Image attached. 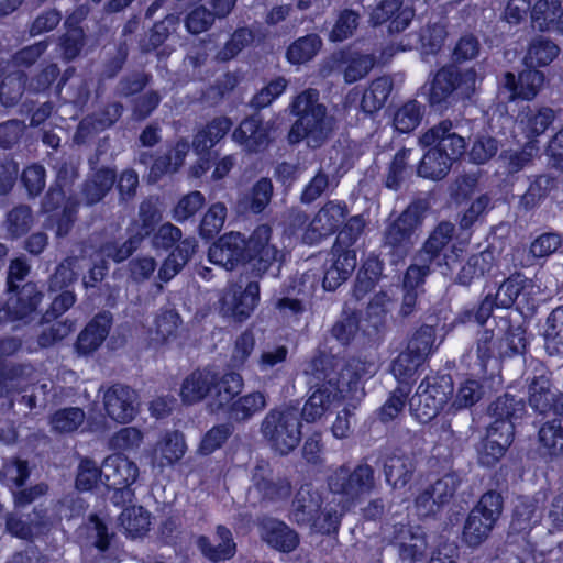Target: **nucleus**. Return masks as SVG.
Returning a JSON list of instances; mask_svg holds the SVG:
<instances>
[{"label": "nucleus", "instance_id": "obj_1", "mask_svg": "<svg viewBox=\"0 0 563 563\" xmlns=\"http://www.w3.org/2000/svg\"><path fill=\"white\" fill-rule=\"evenodd\" d=\"M368 366H371L369 363L357 356L343 360H334L325 355L313 357L311 369L321 384L306 400L300 413L301 418L307 422H314L331 407H335L347 398H355L358 393L364 395Z\"/></svg>", "mask_w": 563, "mask_h": 563}, {"label": "nucleus", "instance_id": "obj_2", "mask_svg": "<svg viewBox=\"0 0 563 563\" xmlns=\"http://www.w3.org/2000/svg\"><path fill=\"white\" fill-rule=\"evenodd\" d=\"M272 236L273 229L268 224H258L249 238L240 232H227L210 245L208 260L230 272L243 268L253 278L261 279L279 256Z\"/></svg>", "mask_w": 563, "mask_h": 563}, {"label": "nucleus", "instance_id": "obj_3", "mask_svg": "<svg viewBox=\"0 0 563 563\" xmlns=\"http://www.w3.org/2000/svg\"><path fill=\"white\" fill-rule=\"evenodd\" d=\"M527 411L526 401L505 393L488 406L493 418L478 450V462L485 467H494L505 456L515 439L516 421Z\"/></svg>", "mask_w": 563, "mask_h": 563}, {"label": "nucleus", "instance_id": "obj_4", "mask_svg": "<svg viewBox=\"0 0 563 563\" xmlns=\"http://www.w3.org/2000/svg\"><path fill=\"white\" fill-rule=\"evenodd\" d=\"M453 123L445 119L430 128L421 136V142L429 147L419 162L417 173L431 180L443 179L466 152V141L453 131Z\"/></svg>", "mask_w": 563, "mask_h": 563}, {"label": "nucleus", "instance_id": "obj_5", "mask_svg": "<svg viewBox=\"0 0 563 563\" xmlns=\"http://www.w3.org/2000/svg\"><path fill=\"white\" fill-rule=\"evenodd\" d=\"M31 272L27 260L23 256L11 260L8 267L5 291L8 300L0 306V327L9 322L24 320L33 314L41 305L44 292L35 282H27L19 286Z\"/></svg>", "mask_w": 563, "mask_h": 563}, {"label": "nucleus", "instance_id": "obj_6", "mask_svg": "<svg viewBox=\"0 0 563 563\" xmlns=\"http://www.w3.org/2000/svg\"><path fill=\"white\" fill-rule=\"evenodd\" d=\"M291 113L297 118L289 129L287 139L290 144H299L305 139L322 144L331 132L327 107L320 102V92L307 88L297 95L290 103Z\"/></svg>", "mask_w": 563, "mask_h": 563}, {"label": "nucleus", "instance_id": "obj_7", "mask_svg": "<svg viewBox=\"0 0 563 563\" xmlns=\"http://www.w3.org/2000/svg\"><path fill=\"white\" fill-rule=\"evenodd\" d=\"M156 251L168 252L158 269V278L167 283L189 262L198 247L194 238L183 239L181 230L170 222L163 223L150 236Z\"/></svg>", "mask_w": 563, "mask_h": 563}, {"label": "nucleus", "instance_id": "obj_8", "mask_svg": "<svg viewBox=\"0 0 563 563\" xmlns=\"http://www.w3.org/2000/svg\"><path fill=\"white\" fill-rule=\"evenodd\" d=\"M454 393V382L450 374L437 372L427 376L409 400L411 416L420 423L432 421L445 407Z\"/></svg>", "mask_w": 563, "mask_h": 563}, {"label": "nucleus", "instance_id": "obj_9", "mask_svg": "<svg viewBox=\"0 0 563 563\" xmlns=\"http://www.w3.org/2000/svg\"><path fill=\"white\" fill-rule=\"evenodd\" d=\"M71 185L68 168L62 166L41 203L42 212L55 225L58 236H65L70 232L77 217L78 202L66 195V189H70Z\"/></svg>", "mask_w": 563, "mask_h": 563}, {"label": "nucleus", "instance_id": "obj_10", "mask_svg": "<svg viewBox=\"0 0 563 563\" xmlns=\"http://www.w3.org/2000/svg\"><path fill=\"white\" fill-rule=\"evenodd\" d=\"M261 432L271 448L280 455L294 451L301 441L299 413L292 408H273L264 417Z\"/></svg>", "mask_w": 563, "mask_h": 563}, {"label": "nucleus", "instance_id": "obj_11", "mask_svg": "<svg viewBox=\"0 0 563 563\" xmlns=\"http://www.w3.org/2000/svg\"><path fill=\"white\" fill-rule=\"evenodd\" d=\"M422 223V216L417 207H407L396 219L385 227L382 246L391 257L393 263L405 260L413 246V235Z\"/></svg>", "mask_w": 563, "mask_h": 563}, {"label": "nucleus", "instance_id": "obj_12", "mask_svg": "<svg viewBox=\"0 0 563 563\" xmlns=\"http://www.w3.org/2000/svg\"><path fill=\"white\" fill-rule=\"evenodd\" d=\"M504 506V498L496 490L483 494L468 514L463 527V540L470 547L479 545L496 525Z\"/></svg>", "mask_w": 563, "mask_h": 563}, {"label": "nucleus", "instance_id": "obj_13", "mask_svg": "<svg viewBox=\"0 0 563 563\" xmlns=\"http://www.w3.org/2000/svg\"><path fill=\"white\" fill-rule=\"evenodd\" d=\"M233 122L229 117L213 118L203 128L198 130L192 137V150L198 156L194 173L196 176L206 174L218 158V151L212 148L223 140L231 131Z\"/></svg>", "mask_w": 563, "mask_h": 563}, {"label": "nucleus", "instance_id": "obj_14", "mask_svg": "<svg viewBox=\"0 0 563 563\" xmlns=\"http://www.w3.org/2000/svg\"><path fill=\"white\" fill-rule=\"evenodd\" d=\"M233 122L229 117L213 118L203 128L198 130L192 137V150L198 156L194 173L196 176L206 174L218 158V151L212 148L223 140L231 131Z\"/></svg>", "mask_w": 563, "mask_h": 563}, {"label": "nucleus", "instance_id": "obj_15", "mask_svg": "<svg viewBox=\"0 0 563 563\" xmlns=\"http://www.w3.org/2000/svg\"><path fill=\"white\" fill-rule=\"evenodd\" d=\"M233 122L229 117L213 118L203 128L198 130L192 137V150L198 156L194 173L196 176L206 174L218 158V151L212 148L223 140L231 131Z\"/></svg>", "mask_w": 563, "mask_h": 563}, {"label": "nucleus", "instance_id": "obj_16", "mask_svg": "<svg viewBox=\"0 0 563 563\" xmlns=\"http://www.w3.org/2000/svg\"><path fill=\"white\" fill-rule=\"evenodd\" d=\"M374 484V468L367 463H361L353 470L341 465L328 476L330 492L352 503L369 494Z\"/></svg>", "mask_w": 563, "mask_h": 563}, {"label": "nucleus", "instance_id": "obj_17", "mask_svg": "<svg viewBox=\"0 0 563 563\" xmlns=\"http://www.w3.org/2000/svg\"><path fill=\"white\" fill-rule=\"evenodd\" d=\"M474 70L462 71L455 65L439 68L428 88L427 101L431 109L444 112L455 100L454 92L462 85L474 81Z\"/></svg>", "mask_w": 563, "mask_h": 563}, {"label": "nucleus", "instance_id": "obj_18", "mask_svg": "<svg viewBox=\"0 0 563 563\" xmlns=\"http://www.w3.org/2000/svg\"><path fill=\"white\" fill-rule=\"evenodd\" d=\"M76 302V295L73 290H57V295L53 298L49 307L41 317V323H52L48 328L43 329L37 338V342L42 347H49L55 343L64 340L75 330V321L65 319L56 321L66 311H68Z\"/></svg>", "mask_w": 563, "mask_h": 563}, {"label": "nucleus", "instance_id": "obj_19", "mask_svg": "<svg viewBox=\"0 0 563 563\" xmlns=\"http://www.w3.org/2000/svg\"><path fill=\"white\" fill-rule=\"evenodd\" d=\"M394 84L389 76H380L373 79L366 89L352 88L344 98V107L358 108L366 117L377 113L388 100Z\"/></svg>", "mask_w": 563, "mask_h": 563}, {"label": "nucleus", "instance_id": "obj_20", "mask_svg": "<svg viewBox=\"0 0 563 563\" xmlns=\"http://www.w3.org/2000/svg\"><path fill=\"white\" fill-rule=\"evenodd\" d=\"M104 472H107L106 481L103 484L108 488H113V499L117 500L120 495L121 498L124 495L131 497L133 493L130 490V486L133 485L139 477V467L135 462L130 461L128 457L121 454L110 455L104 459ZM118 504V501H114Z\"/></svg>", "mask_w": 563, "mask_h": 563}, {"label": "nucleus", "instance_id": "obj_21", "mask_svg": "<svg viewBox=\"0 0 563 563\" xmlns=\"http://www.w3.org/2000/svg\"><path fill=\"white\" fill-rule=\"evenodd\" d=\"M455 227L449 221H441L429 234L424 241L419 256L422 261L438 267L450 266L449 260L452 255L453 246H451Z\"/></svg>", "mask_w": 563, "mask_h": 563}, {"label": "nucleus", "instance_id": "obj_22", "mask_svg": "<svg viewBox=\"0 0 563 563\" xmlns=\"http://www.w3.org/2000/svg\"><path fill=\"white\" fill-rule=\"evenodd\" d=\"M261 539L272 549L290 553L300 543L299 534L280 519L264 516L256 522Z\"/></svg>", "mask_w": 563, "mask_h": 563}, {"label": "nucleus", "instance_id": "obj_23", "mask_svg": "<svg viewBox=\"0 0 563 563\" xmlns=\"http://www.w3.org/2000/svg\"><path fill=\"white\" fill-rule=\"evenodd\" d=\"M323 264L322 287L327 291L336 290L346 282L356 267V251H340L331 247Z\"/></svg>", "mask_w": 563, "mask_h": 563}, {"label": "nucleus", "instance_id": "obj_24", "mask_svg": "<svg viewBox=\"0 0 563 563\" xmlns=\"http://www.w3.org/2000/svg\"><path fill=\"white\" fill-rule=\"evenodd\" d=\"M552 383L545 375L534 376L528 386V401L533 411L553 415L563 418V391H552Z\"/></svg>", "mask_w": 563, "mask_h": 563}, {"label": "nucleus", "instance_id": "obj_25", "mask_svg": "<svg viewBox=\"0 0 563 563\" xmlns=\"http://www.w3.org/2000/svg\"><path fill=\"white\" fill-rule=\"evenodd\" d=\"M232 139L247 153H262L271 143L269 128L260 115L253 114L240 122L232 133Z\"/></svg>", "mask_w": 563, "mask_h": 563}, {"label": "nucleus", "instance_id": "obj_26", "mask_svg": "<svg viewBox=\"0 0 563 563\" xmlns=\"http://www.w3.org/2000/svg\"><path fill=\"white\" fill-rule=\"evenodd\" d=\"M133 390L125 385L114 384L103 395L106 415L113 421L125 424L136 416Z\"/></svg>", "mask_w": 563, "mask_h": 563}, {"label": "nucleus", "instance_id": "obj_27", "mask_svg": "<svg viewBox=\"0 0 563 563\" xmlns=\"http://www.w3.org/2000/svg\"><path fill=\"white\" fill-rule=\"evenodd\" d=\"M113 318L111 312H98L79 332L75 342L78 354L89 355L97 351L106 341L111 330Z\"/></svg>", "mask_w": 563, "mask_h": 563}, {"label": "nucleus", "instance_id": "obj_28", "mask_svg": "<svg viewBox=\"0 0 563 563\" xmlns=\"http://www.w3.org/2000/svg\"><path fill=\"white\" fill-rule=\"evenodd\" d=\"M413 11L402 0H382L372 11L371 21L378 26L387 24L390 33H400L411 23Z\"/></svg>", "mask_w": 563, "mask_h": 563}, {"label": "nucleus", "instance_id": "obj_29", "mask_svg": "<svg viewBox=\"0 0 563 563\" xmlns=\"http://www.w3.org/2000/svg\"><path fill=\"white\" fill-rule=\"evenodd\" d=\"M537 451L545 463L563 460V418H553L541 424Z\"/></svg>", "mask_w": 563, "mask_h": 563}, {"label": "nucleus", "instance_id": "obj_30", "mask_svg": "<svg viewBox=\"0 0 563 563\" xmlns=\"http://www.w3.org/2000/svg\"><path fill=\"white\" fill-rule=\"evenodd\" d=\"M545 76L543 71L526 66L517 76L514 73L505 74V87L510 92V99L532 100L543 86Z\"/></svg>", "mask_w": 563, "mask_h": 563}, {"label": "nucleus", "instance_id": "obj_31", "mask_svg": "<svg viewBox=\"0 0 563 563\" xmlns=\"http://www.w3.org/2000/svg\"><path fill=\"white\" fill-rule=\"evenodd\" d=\"M390 543L398 548L401 561L410 563L422 560L427 545L424 536L413 531V528L407 523L394 525Z\"/></svg>", "mask_w": 563, "mask_h": 563}, {"label": "nucleus", "instance_id": "obj_32", "mask_svg": "<svg viewBox=\"0 0 563 563\" xmlns=\"http://www.w3.org/2000/svg\"><path fill=\"white\" fill-rule=\"evenodd\" d=\"M322 499L317 493L300 489L292 500V520L299 526L321 529Z\"/></svg>", "mask_w": 563, "mask_h": 563}, {"label": "nucleus", "instance_id": "obj_33", "mask_svg": "<svg viewBox=\"0 0 563 563\" xmlns=\"http://www.w3.org/2000/svg\"><path fill=\"white\" fill-rule=\"evenodd\" d=\"M349 214L344 201H328L310 222V229L323 239L338 233Z\"/></svg>", "mask_w": 563, "mask_h": 563}, {"label": "nucleus", "instance_id": "obj_34", "mask_svg": "<svg viewBox=\"0 0 563 563\" xmlns=\"http://www.w3.org/2000/svg\"><path fill=\"white\" fill-rule=\"evenodd\" d=\"M216 536L220 540L217 545L212 544L209 537L199 536L196 542L199 551L212 563L231 560L236 553V543L231 530L224 525H218Z\"/></svg>", "mask_w": 563, "mask_h": 563}, {"label": "nucleus", "instance_id": "obj_35", "mask_svg": "<svg viewBox=\"0 0 563 563\" xmlns=\"http://www.w3.org/2000/svg\"><path fill=\"white\" fill-rule=\"evenodd\" d=\"M498 269L497 258L493 250L486 249L471 255L456 275L455 283L470 286L475 279L493 276Z\"/></svg>", "mask_w": 563, "mask_h": 563}, {"label": "nucleus", "instance_id": "obj_36", "mask_svg": "<svg viewBox=\"0 0 563 563\" xmlns=\"http://www.w3.org/2000/svg\"><path fill=\"white\" fill-rule=\"evenodd\" d=\"M260 301V283L258 279L250 280L245 288L238 286L233 289L230 306L225 309V313L235 322L246 321Z\"/></svg>", "mask_w": 563, "mask_h": 563}, {"label": "nucleus", "instance_id": "obj_37", "mask_svg": "<svg viewBox=\"0 0 563 563\" xmlns=\"http://www.w3.org/2000/svg\"><path fill=\"white\" fill-rule=\"evenodd\" d=\"M162 220L163 211L158 197H146L141 201L137 218L130 223L128 232H133L144 241L158 229Z\"/></svg>", "mask_w": 563, "mask_h": 563}, {"label": "nucleus", "instance_id": "obj_38", "mask_svg": "<svg viewBox=\"0 0 563 563\" xmlns=\"http://www.w3.org/2000/svg\"><path fill=\"white\" fill-rule=\"evenodd\" d=\"M272 471L257 465L252 475L255 490L264 501H279L287 499L291 494V484L286 477H278L274 481L269 477Z\"/></svg>", "mask_w": 563, "mask_h": 563}, {"label": "nucleus", "instance_id": "obj_39", "mask_svg": "<svg viewBox=\"0 0 563 563\" xmlns=\"http://www.w3.org/2000/svg\"><path fill=\"white\" fill-rule=\"evenodd\" d=\"M214 371L205 367L192 371L181 383L180 398L186 405H194L203 400L212 393Z\"/></svg>", "mask_w": 563, "mask_h": 563}, {"label": "nucleus", "instance_id": "obj_40", "mask_svg": "<svg viewBox=\"0 0 563 563\" xmlns=\"http://www.w3.org/2000/svg\"><path fill=\"white\" fill-rule=\"evenodd\" d=\"M533 288L532 280L520 272H515L505 278L494 292L501 309H510L522 297L526 299Z\"/></svg>", "mask_w": 563, "mask_h": 563}, {"label": "nucleus", "instance_id": "obj_41", "mask_svg": "<svg viewBox=\"0 0 563 563\" xmlns=\"http://www.w3.org/2000/svg\"><path fill=\"white\" fill-rule=\"evenodd\" d=\"M501 323L499 331L503 335L498 340L499 355H525L528 347L526 327L520 322L514 323L509 318H503Z\"/></svg>", "mask_w": 563, "mask_h": 563}, {"label": "nucleus", "instance_id": "obj_42", "mask_svg": "<svg viewBox=\"0 0 563 563\" xmlns=\"http://www.w3.org/2000/svg\"><path fill=\"white\" fill-rule=\"evenodd\" d=\"M117 180L115 169L102 166L87 178L81 188L82 198L88 206L103 200Z\"/></svg>", "mask_w": 563, "mask_h": 563}, {"label": "nucleus", "instance_id": "obj_43", "mask_svg": "<svg viewBox=\"0 0 563 563\" xmlns=\"http://www.w3.org/2000/svg\"><path fill=\"white\" fill-rule=\"evenodd\" d=\"M266 406V395L262 391H252L235 397L229 405L221 409L227 418L233 422H245Z\"/></svg>", "mask_w": 563, "mask_h": 563}, {"label": "nucleus", "instance_id": "obj_44", "mask_svg": "<svg viewBox=\"0 0 563 563\" xmlns=\"http://www.w3.org/2000/svg\"><path fill=\"white\" fill-rule=\"evenodd\" d=\"M563 10L561 0H538L531 10V22L539 31H556L561 26Z\"/></svg>", "mask_w": 563, "mask_h": 563}, {"label": "nucleus", "instance_id": "obj_45", "mask_svg": "<svg viewBox=\"0 0 563 563\" xmlns=\"http://www.w3.org/2000/svg\"><path fill=\"white\" fill-rule=\"evenodd\" d=\"M384 269V263L378 256L369 255L358 269L353 286V296L361 300L374 290Z\"/></svg>", "mask_w": 563, "mask_h": 563}, {"label": "nucleus", "instance_id": "obj_46", "mask_svg": "<svg viewBox=\"0 0 563 563\" xmlns=\"http://www.w3.org/2000/svg\"><path fill=\"white\" fill-rule=\"evenodd\" d=\"M415 466L406 455L393 454L384 462V474L388 485L394 489L405 488L412 479Z\"/></svg>", "mask_w": 563, "mask_h": 563}, {"label": "nucleus", "instance_id": "obj_47", "mask_svg": "<svg viewBox=\"0 0 563 563\" xmlns=\"http://www.w3.org/2000/svg\"><path fill=\"white\" fill-rule=\"evenodd\" d=\"M243 378L239 373L227 372L219 376L214 372V384L212 385V397L218 410L224 409L243 388Z\"/></svg>", "mask_w": 563, "mask_h": 563}, {"label": "nucleus", "instance_id": "obj_48", "mask_svg": "<svg viewBox=\"0 0 563 563\" xmlns=\"http://www.w3.org/2000/svg\"><path fill=\"white\" fill-rule=\"evenodd\" d=\"M554 119L555 112L549 107H540L538 109L528 107L522 112L521 124L529 142L537 141L552 125Z\"/></svg>", "mask_w": 563, "mask_h": 563}, {"label": "nucleus", "instance_id": "obj_49", "mask_svg": "<svg viewBox=\"0 0 563 563\" xmlns=\"http://www.w3.org/2000/svg\"><path fill=\"white\" fill-rule=\"evenodd\" d=\"M423 364L422 358L407 349L400 352L390 365V371L398 383L397 386L411 389L417 380L418 371Z\"/></svg>", "mask_w": 563, "mask_h": 563}, {"label": "nucleus", "instance_id": "obj_50", "mask_svg": "<svg viewBox=\"0 0 563 563\" xmlns=\"http://www.w3.org/2000/svg\"><path fill=\"white\" fill-rule=\"evenodd\" d=\"M559 53L560 47L556 43L539 35L531 40L523 57V64L536 69L545 67L558 57Z\"/></svg>", "mask_w": 563, "mask_h": 563}, {"label": "nucleus", "instance_id": "obj_51", "mask_svg": "<svg viewBox=\"0 0 563 563\" xmlns=\"http://www.w3.org/2000/svg\"><path fill=\"white\" fill-rule=\"evenodd\" d=\"M540 521L538 505L534 500L520 496L514 507L510 529L516 533H529Z\"/></svg>", "mask_w": 563, "mask_h": 563}, {"label": "nucleus", "instance_id": "obj_52", "mask_svg": "<svg viewBox=\"0 0 563 563\" xmlns=\"http://www.w3.org/2000/svg\"><path fill=\"white\" fill-rule=\"evenodd\" d=\"M322 47L317 33H309L295 40L286 49V59L291 65H302L314 58Z\"/></svg>", "mask_w": 563, "mask_h": 563}, {"label": "nucleus", "instance_id": "obj_53", "mask_svg": "<svg viewBox=\"0 0 563 563\" xmlns=\"http://www.w3.org/2000/svg\"><path fill=\"white\" fill-rule=\"evenodd\" d=\"M545 325L543 339L547 354L563 358V305L550 312Z\"/></svg>", "mask_w": 563, "mask_h": 563}, {"label": "nucleus", "instance_id": "obj_54", "mask_svg": "<svg viewBox=\"0 0 563 563\" xmlns=\"http://www.w3.org/2000/svg\"><path fill=\"white\" fill-rule=\"evenodd\" d=\"M339 60L343 65V78L346 84H354L364 78L375 64L372 55L358 52H341Z\"/></svg>", "mask_w": 563, "mask_h": 563}, {"label": "nucleus", "instance_id": "obj_55", "mask_svg": "<svg viewBox=\"0 0 563 563\" xmlns=\"http://www.w3.org/2000/svg\"><path fill=\"white\" fill-rule=\"evenodd\" d=\"M34 223L32 208L27 205H18L8 211L3 221L7 236L10 240H18L25 236Z\"/></svg>", "mask_w": 563, "mask_h": 563}, {"label": "nucleus", "instance_id": "obj_56", "mask_svg": "<svg viewBox=\"0 0 563 563\" xmlns=\"http://www.w3.org/2000/svg\"><path fill=\"white\" fill-rule=\"evenodd\" d=\"M388 309L380 298L372 299L366 309L364 317L361 314L363 325V336L371 340L379 335L386 328Z\"/></svg>", "mask_w": 563, "mask_h": 563}, {"label": "nucleus", "instance_id": "obj_57", "mask_svg": "<svg viewBox=\"0 0 563 563\" xmlns=\"http://www.w3.org/2000/svg\"><path fill=\"white\" fill-rule=\"evenodd\" d=\"M496 309H501L498 299L494 296L493 291H488L482 296L476 303L471 307H465L460 312L459 317L462 322H471L484 327Z\"/></svg>", "mask_w": 563, "mask_h": 563}, {"label": "nucleus", "instance_id": "obj_58", "mask_svg": "<svg viewBox=\"0 0 563 563\" xmlns=\"http://www.w3.org/2000/svg\"><path fill=\"white\" fill-rule=\"evenodd\" d=\"M120 525L132 538L143 537L150 529V512L143 506L125 507L119 516Z\"/></svg>", "mask_w": 563, "mask_h": 563}, {"label": "nucleus", "instance_id": "obj_59", "mask_svg": "<svg viewBox=\"0 0 563 563\" xmlns=\"http://www.w3.org/2000/svg\"><path fill=\"white\" fill-rule=\"evenodd\" d=\"M424 107L417 100L411 99L399 107L393 117V125L396 131L402 134L412 132L421 122Z\"/></svg>", "mask_w": 563, "mask_h": 563}, {"label": "nucleus", "instance_id": "obj_60", "mask_svg": "<svg viewBox=\"0 0 563 563\" xmlns=\"http://www.w3.org/2000/svg\"><path fill=\"white\" fill-rule=\"evenodd\" d=\"M273 191L274 187L272 179L268 177H261L253 184L250 192L244 197L242 203L244 208L253 214H260L269 205Z\"/></svg>", "mask_w": 563, "mask_h": 563}, {"label": "nucleus", "instance_id": "obj_61", "mask_svg": "<svg viewBox=\"0 0 563 563\" xmlns=\"http://www.w3.org/2000/svg\"><path fill=\"white\" fill-rule=\"evenodd\" d=\"M104 462L99 467L90 457L81 459L78 465V472L75 478V487L78 492H91L98 486L99 482L106 481Z\"/></svg>", "mask_w": 563, "mask_h": 563}, {"label": "nucleus", "instance_id": "obj_62", "mask_svg": "<svg viewBox=\"0 0 563 563\" xmlns=\"http://www.w3.org/2000/svg\"><path fill=\"white\" fill-rule=\"evenodd\" d=\"M410 388L397 386L391 390L385 402L375 411L377 419L388 424L402 413L410 394Z\"/></svg>", "mask_w": 563, "mask_h": 563}, {"label": "nucleus", "instance_id": "obj_63", "mask_svg": "<svg viewBox=\"0 0 563 563\" xmlns=\"http://www.w3.org/2000/svg\"><path fill=\"white\" fill-rule=\"evenodd\" d=\"M366 222L363 214L353 216L345 219L338 231L335 241L332 245L336 251H356L355 243L363 233Z\"/></svg>", "mask_w": 563, "mask_h": 563}, {"label": "nucleus", "instance_id": "obj_64", "mask_svg": "<svg viewBox=\"0 0 563 563\" xmlns=\"http://www.w3.org/2000/svg\"><path fill=\"white\" fill-rule=\"evenodd\" d=\"M85 411L79 407H66L56 410L49 418L52 430L60 433H73L84 423Z\"/></svg>", "mask_w": 563, "mask_h": 563}]
</instances>
